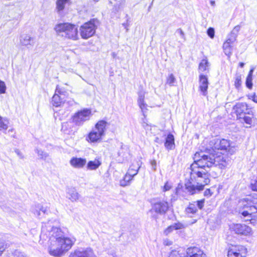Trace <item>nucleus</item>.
Instances as JSON below:
<instances>
[{
    "label": "nucleus",
    "instance_id": "f257e3e1",
    "mask_svg": "<svg viewBox=\"0 0 257 257\" xmlns=\"http://www.w3.org/2000/svg\"><path fill=\"white\" fill-rule=\"evenodd\" d=\"M194 160L190 166V179L185 184L187 192L190 195L199 193L209 183V176L205 168L214 166L223 169L227 167L229 162L227 158L223 157H217L215 160L203 152L196 153Z\"/></svg>",
    "mask_w": 257,
    "mask_h": 257
},
{
    "label": "nucleus",
    "instance_id": "f03ea898",
    "mask_svg": "<svg viewBox=\"0 0 257 257\" xmlns=\"http://www.w3.org/2000/svg\"><path fill=\"white\" fill-rule=\"evenodd\" d=\"M40 239L49 238L48 252L51 255L61 257L72 247L75 240L64 236L60 228L54 227L49 222L42 226Z\"/></svg>",
    "mask_w": 257,
    "mask_h": 257
},
{
    "label": "nucleus",
    "instance_id": "7ed1b4c3",
    "mask_svg": "<svg viewBox=\"0 0 257 257\" xmlns=\"http://www.w3.org/2000/svg\"><path fill=\"white\" fill-rule=\"evenodd\" d=\"M209 146L210 148L207 149L206 152H203L205 155L215 159L217 157L227 158L229 160L228 166L229 165L231 159L223 154L227 153V154L231 155L236 152V148L232 142L224 139H214L210 142Z\"/></svg>",
    "mask_w": 257,
    "mask_h": 257
},
{
    "label": "nucleus",
    "instance_id": "20e7f679",
    "mask_svg": "<svg viewBox=\"0 0 257 257\" xmlns=\"http://www.w3.org/2000/svg\"><path fill=\"white\" fill-rule=\"evenodd\" d=\"M54 30L58 36L73 40L78 39L77 27L74 24L59 23L55 25Z\"/></svg>",
    "mask_w": 257,
    "mask_h": 257
},
{
    "label": "nucleus",
    "instance_id": "39448f33",
    "mask_svg": "<svg viewBox=\"0 0 257 257\" xmlns=\"http://www.w3.org/2000/svg\"><path fill=\"white\" fill-rule=\"evenodd\" d=\"M107 122L104 120H100L96 124L95 128L88 134L86 140L91 143H97L101 141L104 135Z\"/></svg>",
    "mask_w": 257,
    "mask_h": 257
},
{
    "label": "nucleus",
    "instance_id": "423d86ee",
    "mask_svg": "<svg viewBox=\"0 0 257 257\" xmlns=\"http://www.w3.org/2000/svg\"><path fill=\"white\" fill-rule=\"evenodd\" d=\"M98 24L96 19H92L85 23L79 28L80 36L82 39H87L93 36Z\"/></svg>",
    "mask_w": 257,
    "mask_h": 257
},
{
    "label": "nucleus",
    "instance_id": "0eeeda50",
    "mask_svg": "<svg viewBox=\"0 0 257 257\" xmlns=\"http://www.w3.org/2000/svg\"><path fill=\"white\" fill-rule=\"evenodd\" d=\"M169 209L168 203L163 200H159L155 202L149 210V212L151 214V217L157 219L158 215L165 214Z\"/></svg>",
    "mask_w": 257,
    "mask_h": 257
},
{
    "label": "nucleus",
    "instance_id": "6e6552de",
    "mask_svg": "<svg viewBox=\"0 0 257 257\" xmlns=\"http://www.w3.org/2000/svg\"><path fill=\"white\" fill-rule=\"evenodd\" d=\"M91 115V111L89 109H84L76 113L73 116V122L77 125H81L88 120Z\"/></svg>",
    "mask_w": 257,
    "mask_h": 257
},
{
    "label": "nucleus",
    "instance_id": "1a4fd4ad",
    "mask_svg": "<svg viewBox=\"0 0 257 257\" xmlns=\"http://www.w3.org/2000/svg\"><path fill=\"white\" fill-rule=\"evenodd\" d=\"M235 233L243 235H248L251 233V228L244 224H235L232 227Z\"/></svg>",
    "mask_w": 257,
    "mask_h": 257
},
{
    "label": "nucleus",
    "instance_id": "9d476101",
    "mask_svg": "<svg viewBox=\"0 0 257 257\" xmlns=\"http://www.w3.org/2000/svg\"><path fill=\"white\" fill-rule=\"evenodd\" d=\"M69 257H96L91 248L77 250L71 253Z\"/></svg>",
    "mask_w": 257,
    "mask_h": 257
},
{
    "label": "nucleus",
    "instance_id": "9b49d317",
    "mask_svg": "<svg viewBox=\"0 0 257 257\" xmlns=\"http://www.w3.org/2000/svg\"><path fill=\"white\" fill-rule=\"evenodd\" d=\"M246 249L242 246L230 248L228 251V257H245Z\"/></svg>",
    "mask_w": 257,
    "mask_h": 257
},
{
    "label": "nucleus",
    "instance_id": "f8f14e48",
    "mask_svg": "<svg viewBox=\"0 0 257 257\" xmlns=\"http://www.w3.org/2000/svg\"><path fill=\"white\" fill-rule=\"evenodd\" d=\"M199 90L202 94L206 96L207 93L209 82L206 75L200 74L199 76Z\"/></svg>",
    "mask_w": 257,
    "mask_h": 257
},
{
    "label": "nucleus",
    "instance_id": "ddd939ff",
    "mask_svg": "<svg viewBox=\"0 0 257 257\" xmlns=\"http://www.w3.org/2000/svg\"><path fill=\"white\" fill-rule=\"evenodd\" d=\"M64 92L62 91L58 87H56L55 93L53 95L52 100V104L56 106H60L63 103V98H61L60 95H64Z\"/></svg>",
    "mask_w": 257,
    "mask_h": 257
},
{
    "label": "nucleus",
    "instance_id": "4468645a",
    "mask_svg": "<svg viewBox=\"0 0 257 257\" xmlns=\"http://www.w3.org/2000/svg\"><path fill=\"white\" fill-rule=\"evenodd\" d=\"M186 253V257H206L203 251L196 247L188 248Z\"/></svg>",
    "mask_w": 257,
    "mask_h": 257
},
{
    "label": "nucleus",
    "instance_id": "2eb2a0df",
    "mask_svg": "<svg viewBox=\"0 0 257 257\" xmlns=\"http://www.w3.org/2000/svg\"><path fill=\"white\" fill-rule=\"evenodd\" d=\"M70 164L75 168L81 169L86 164V160L81 158L73 157L70 161Z\"/></svg>",
    "mask_w": 257,
    "mask_h": 257
},
{
    "label": "nucleus",
    "instance_id": "dca6fc26",
    "mask_svg": "<svg viewBox=\"0 0 257 257\" xmlns=\"http://www.w3.org/2000/svg\"><path fill=\"white\" fill-rule=\"evenodd\" d=\"M66 197L72 202L77 201L80 197L79 194L74 188H70L67 190Z\"/></svg>",
    "mask_w": 257,
    "mask_h": 257
},
{
    "label": "nucleus",
    "instance_id": "f3484780",
    "mask_svg": "<svg viewBox=\"0 0 257 257\" xmlns=\"http://www.w3.org/2000/svg\"><path fill=\"white\" fill-rule=\"evenodd\" d=\"M34 38L28 35H23L20 37V43L22 45L28 46L29 45L33 46L34 45Z\"/></svg>",
    "mask_w": 257,
    "mask_h": 257
},
{
    "label": "nucleus",
    "instance_id": "a211bd4d",
    "mask_svg": "<svg viewBox=\"0 0 257 257\" xmlns=\"http://www.w3.org/2000/svg\"><path fill=\"white\" fill-rule=\"evenodd\" d=\"M144 98H145V92L143 91H141L139 92V98H138V104L142 110V111L143 113L144 116H145V113L146 112V110L147 105L144 103Z\"/></svg>",
    "mask_w": 257,
    "mask_h": 257
},
{
    "label": "nucleus",
    "instance_id": "6ab92c4d",
    "mask_svg": "<svg viewBox=\"0 0 257 257\" xmlns=\"http://www.w3.org/2000/svg\"><path fill=\"white\" fill-rule=\"evenodd\" d=\"M247 109V104L245 103H238L234 107L233 109L235 110L237 115H241L243 113H245V111Z\"/></svg>",
    "mask_w": 257,
    "mask_h": 257
},
{
    "label": "nucleus",
    "instance_id": "aec40b11",
    "mask_svg": "<svg viewBox=\"0 0 257 257\" xmlns=\"http://www.w3.org/2000/svg\"><path fill=\"white\" fill-rule=\"evenodd\" d=\"M185 228V226L180 222L175 223L168 226L164 231V234L167 235L174 230L181 229Z\"/></svg>",
    "mask_w": 257,
    "mask_h": 257
},
{
    "label": "nucleus",
    "instance_id": "412c9836",
    "mask_svg": "<svg viewBox=\"0 0 257 257\" xmlns=\"http://www.w3.org/2000/svg\"><path fill=\"white\" fill-rule=\"evenodd\" d=\"M174 146L175 143L174 136L171 134H169L166 139L165 146L167 149L169 150L173 149L174 147Z\"/></svg>",
    "mask_w": 257,
    "mask_h": 257
},
{
    "label": "nucleus",
    "instance_id": "4be33fe9",
    "mask_svg": "<svg viewBox=\"0 0 257 257\" xmlns=\"http://www.w3.org/2000/svg\"><path fill=\"white\" fill-rule=\"evenodd\" d=\"M131 169H130V178L133 177L138 174V171L141 167V163L136 161L132 164ZM131 179L130 178V181Z\"/></svg>",
    "mask_w": 257,
    "mask_h": 257
},
{
    "label": "nucleus",
    "instance_id": "5701e85b",
    "mask_svg": "<svg viewBox=\"0 0 257 257\" xmlns=\"http://www.w3.org/2000/svg\"><path fill=\"white\" fill-rule=\"evenodd\" d=\"M101 162L98 159H95L93 161H90L87 165V168L90 170H95L101 165Z\"/></svg>",
    "mask_w": 257,
    "mask_h": 257
},
{
    "label": "nucleus",
    "instance_id": "b1692460",
    "mask_svg": "<svg viewBox=\"0 0 257 257\" xmlns=\"http://www.w3.org/2000/svg\"><path fill=\"white\" fill-rule=\"evenodd\" d=\"M9 124V119L6 117H2L0 115V131H3L5 133L8 128Z\"/></svg>",
    "mask_w": 257,
    "mask_h": 257
},
{
    "label": "nucleus",
    "instance_id": "393cba45",
    "mask_svg": "<svg viewBox=\"0 0 257 257\" xmlns=\"http://www.w3.org/2000/svg\"><path fill=\"white\" fill-rule=\"evenodd\" d=\"M209 63L206 58L203 59L201 60V62L199 63L198 71L200 74L201 73L207 70L208 68Z\"/></svg>",
    "mask_w": 257,
    "mask_h": 257
},
{
    "label": "nucleus",
    "instance_id": "a878e982",
    "mask_svg": "<svg viewBox=\"0 0 257 257\" xmlns=\"http://www.w3.org/2000/svg\"><path fill=\"white\" fill-rule=\"evenodd\" d=\"M253 72V69H251L250 70L248 75L245 81V84L246 87L249 89H251L252 87V73Z\"/></svg>",
    "mask_w": 257,
    "mask_h": 257
},
{
    "label": "nucleus",
    "instance_id": "bb28decb",
    "mask_svg": "<svg viewBox=\"0 0 257 257\" xmlns=\"http://www.w3.org/2000/svg\"><path fill=\"white\" fill-rule=\"evenodd\" d=\"M68 0H57L56 2V9L58 12L62 11L65 8V5Z\"/></svg>",
    "mask_w": 257,
    "mask_h": 257
},
{
    "label": "nucleus",
    "instance_id": "cd10ccee",
    "mask_svg": "<svg viewBox=\"0 0 257 257\" xmlns=\"http://www.w3.org/2000/svg\"><path fill=\"white\" fill-rule=\"evenodd\" d=\"M223 49L225 54L230 57L232 53V48L231 44L224 42L223 44Z\"/></svg>",
    "mask_w": 257,
    "mask_h": 257
},
{
    "label": "nucleus",
    "instance_id": "c85d7f7f",
    "mask_svg": "<svg viewBox=\"0 0 257 257\" xmlns=\"http://www.w3.org/2000/svg\"><path fill=\"white\" fill-rule=\"evenodd\" d=\"M186 210L188 213L194 214L196 213L198 210L196 207V202H194L192 203H190Z\"/></svg>",
    "mask_w": 257,
    "mask_h": 257
},
{
    "label": "nucleus",
    "instance_id": "c756f323",
    "mask_svg": "<svg viewBox=\"0 0 257 257\" xmlns=\"http://www.w3.org/2000/svg\"><path fill=\"white\" fill-rule=\"evenodd\" d=\"M241 84V75L236 73L235 75L234 85L236 88H238Z\"/></svg>",
    "mask_w": 257,
    "mask_h": 257
},
{
    "label": "nucleus",
    "instance_id": "7c9ffc66",
    "mask_svg": "<svg viewBox=\"0 0 257 257\" xmlns=\"http://www.w3.org/2000/svg\"><path fill=\"white\" fill-rule=\"evenodd\" d=\"M236 36L233 33H230L228 36L225 43H227L229 44H232L236 40Z\"/></svg>",
    "mask_w": 257,
    "mask_h": 257
},
{
    "label": "nucleus",
    "instance_id": "2f4dec72",
    "mask_svg": "<svg viewBox=\"0 0 257 257\" xmlns=\"http://www.w3.org/2000/svg\"><path fill=\"white\" fill-rule=\"evenodd\" d=\"M176 78L173 74H171L169 75L167 79V83L170 86H172L174 85V83L176 82Z\"/></svg>",
    "mask_w": 257,
    "mask_h": 257
},
{
    "label": "nucleus",
    "instance_id": "473e14b6",
    "mask_svg": "<svg viewBox=\"0 0 257 257\" xmlns=\"http://www.w3.org/2000/svg\"><path fill=\"white\" fill-rule=\"evenodd\" d=\"M127 173H126L124 178L120 181V185L122 187H125L127 185L128 183V177L127 176Z\"/></svg>",
    "mask_w": 257,
    "mask_h": 257
},
{
    "label": "nucleus",
    "instance_id": "72a5a7b5",
    "mask_svg": "<svg viewBox=\"0 0 257 257\" xmlns=\"http://www.w3.org/2000/svg\"><path fill=\"white\" fill-rule=\"evenodd\" d=\"M37 154L40 158L42 159H46L48 157V154L44 152L42 150H37Z\"/></svg>",
    "mask_w": 257,
    "mask_h": 257
},
{
    "label": "nucleus",
    "instance_id": "f704fd0d",
    "mask_svg": "<svg viewBox=\"0 0 257 257\" xmlns=\"http://www.w3.org/2000/svg\"><path fill=\"white\" fill-rule=\"evenodd\" d=\"M6 86L4 81L0 80V94L6 93Z\"/></svg>",
    "mask_w": 257,
    "mask_h": 257
},
{
    "label": "nucleus",
    "instance_id": "c9c22d12",
    "mask_svg": "<svg viewBox=\"0 0 257 257\" xmlns=\"http://www.w3.org/2000/svg\"><path fill=\"white\" fill-rule=\"evenodd\" d=\"M36 206L37 207V208L39 209L40 210V211L42 213H43L44 214H47L48 210L47 208L44 207L43 206H42L40 204H38Z\"/></svg>",
    "mask_w": 257,
    "mask_h": 257
},
{
    "label": "nucleus",
    "instance_id": "e433bc0d",
    "mask_svg": "<svg viewBox=\"0 0 257 257\" xmlns=\"http://www.w3.org/2000/svg\"><path fill=\"white\" fill-rule=\"evenodd\" d=\"M196 202V207H198L199 209H201L204 206V200L202 199L201 200L197 201Z\"/></svg>",
    "mask_w": 257,
    "mask_h": 257
},
{
    "label": "nucleus",
    "instance_id": "4c0bfd02",
    "mask_svg": "<svg viewBox=\"0 0 257 257\" xmlns=\"http://www.w3.org/2000/svg\"><path fill=\"white\" fill-rule=\"evenodd\" d=\"M171 188H172L171 184L169 183L168 182H167L163 187V191L164 192L169 191V190L171 189Z\"/></svg>",
    "mask_w": 257,
    "mask_h": 257
},
{
    "label": "nucleus",
    "instance_id": "58836bf2",
    "mask_svg": "<svg viewBox=\"0 0 257 257\" xmlns=\"http://www.w3.org/2000/svg\"><path fill=\"white\" fill-rule=\"evenodd\" d=\"M240 29V26L237 25L234 27L233 29L230 33H233L237 37V35H238V33Z\"/></svg>",
    "mask_w": 257,
    "mask_h": 257
},
{
    "label": "nucleus",
    "instance_id": "ea45409f",
    "mask_svg": "<svg viewBox=\"0 0 257 257\" xmlns=\"http://www.w3.org/2000/svg\"><path fill=\"white\" fill-rule=\"evenodd\" d=\"M207 35L211 38H213L214 37V30L212 28H209L207 31Z\"/></svg>",
    "mask_w": 257,
    "mask_h": 257
},
{
    "label": "nucleus",
    "instance_id": "a19ab883",
    "mask_svg": "<svg viewBox=\"0 0 257 257\" xmlns=\"http://www.w3.org/2000/svg\"><path fill=\"white\" fill-rule=\"evenodd\" d=\"M33 212L37 217H40L42 215V212L37 208L36 206H35V208L33 209Z\"/></svg>",
    "mask_w": 257,
    "mask_h": 257
},
{
    "label": "nucleus",
    "instance_id": "79ce46f5",
    "mask_svg": "<svg viewBox=\"0 0 257 257\" xmlns=\"http://www.w3.org/2000/svg\"><path fill=\"white\" fill-rule=\"evenodd\" d=\"M243 120L244 121V122L248 124H251V122H252V119H251V118L249 116H244L243 118Z\"/></svg>",
    "mask_w": 257,
    "mask_h": 257
},
{
    "label": "nucleus",
    "instance_id": "37998d69",
    "mask_svg": "<svg viewBox=\"0 0 257 257\" xmlns=\"http://www.w3.org/2000/svg\"><path fill=\"white\" fill-rule=\"evenodd\" d=\"M250 188L253 191H257V180L251 183Z\"/></svg>",
    "mask_w": 257,
    "mask_h": 257
},
{
    "label": "nucleus",
    "instance_id": "c03bdc74",
    "mask_svg": "<svg viewBox=\"0 0 257 257\" xmlns=\"http://www.w3.org/2000/svg\"><path fill=\"white\" fill-rule=\"evenodd\" d=\"M247 201H249L252 203L253 204H257V202H256L257 200V197L255 196V194L253 195L252 198L249 197L247 198Z\"/></svg>",
    "mask_w": 257,
    "mask_h": 257
},
{
    "label": "nucleus",
    "instance_id": "a18cd8bd",
    "mask_svg": "<svg viewBox=\"0 0 257 257\" xmlns=\"http://www.w3.org/2000/svg\"><path fill=\"white\" fill-rule=\"evenodd\" d=\"M177 33H178L180 36L184 40H185V34H184V33L183 32V31H182V29H178L177 30Z\"/></svg>",
    "mask_w": 257,
    "mask_h": 257
},
{
    "label": "nucleus",
    "instance_id": "49530a36",
    "mask_svg": "<svg viewBox=\"0 0 257 257\" xmlns=\"http://www.w3.org/2000/svg\"><path fill=\"white\" fill-rule=\"evenodd\" d=\"M212 192H211V191L209 189H206L204 192V196L207 197H209L211 196L212 195Z\"/></svg>",
    "mask_w": 257,
    "mask_h": 257
},
{
    "label": "nucleus",
    "instance_id": "de8ad7c7",
    "mask_svg": "<svg viewBox=\"0 0 257 257\" xmlns=\"http://www.w3.org/2000/svg\"><path fill=\"white\" fill-rule=\"evenodd\" d=\"M249 210H250V213H251V214L252 213H254L255 212H257V208H256V207L254 205H252V206H250V208H249Z\"/></svg>",
    "mask_w": 257,
    "mask_h": 257
},
{
    "label": "nucleus",
    "instance_id": "09e8293b",
    "mask_svg": "<svg viewBox=\"0 0 257 257\" xmlns=\"http://www.w3.org/2000/svg\"><path fill=\"white\" fill-rule=\"evenodd\" d=\"M151 163L153 170L156 171V166H157L156 161L155 160H153L151 161Z\"/></svg>",
    "mask_w": 257,
    "mask_h": 257
},
{
    "label": "nucleus",
    "instance_id": "8fccbe9b",
    "mask_svg": "<svg viewBox=\"0 0 257 257\" xmlns=\"http://www.w3.org/2000/svg\"><path fill=\"white\" fill-rule=\"evenodd\" d=\"M241 214L244 216V217H246V216H251V213H250V212L248 211H243L242 213H241Z\"/></svg>",
    "mask_w": 257,
    "mask_h": 257
},
{
    "label": "nucleus",
    "instance_id": "3c124183",
    "mask_svg": "<svg viewBox=\"0 0 257 257\" xmlns=\"http://www.w3.org/2000/svg\"><path fill=\"white\" fill-rule=\"evenodd\" d=\"M5 250V247L3 245L0 244V254L4 251Z\"/></svg>",
    "mask_w": 257,
    "mask_h": 257
},
{
    "label": "nucleus",
    "instance_id": "603ef678",
    "mask_svg": "<svg viewBox=\"0 0 257 257\" xmlns=\"http://www.w3.org/2000/svg\"><path fill=\"white\" fill-rule=\"evenodd\" d=\"M252 100L255 102H257V96H256L255 94H254L252 96Z\"/></svg>",
    "mask_w": 257,
    "mask_h": 257
},
{
    "label": "nucleus",
    "instance_id": "864d4df0",
    "mask_svg": "<svg viewBox=\"0 0 257 257\" xmlns=\"http://www.w3.org/2000/svg\"><path fill=\"white\" fill-rule=\"evenodd\" d=\"M244 65V63L243 62L239 63V66L241 68L243 67Z\"/></svg>",
    "mask_w": 257,
    "mask_h": 257
},
{
    "label": "nucleus",
    "instance_id": "5fc2aeb1",
    "mask_svg": "<svg viewBox=\"0 0 257 257\" xmlns=\"http://www.w3.org/2000/svg\"><path fill=\"white\" fill-rule=\"evenodd\" d=\"M210 4L212 6H214L215 5V1H211Z\"/></svg>",
    "mask_w": 257,
    "mask_h": 257
},
{
    "label": "nucleus",
    "instance_id": "6e6d98bb",
    "mask_svg": "<svg viewBox=\"0 0 257 257\" xmlns=\"http://www.w3.org/2000/svg\"><path fill=\"white\" fill-rule=\"evenodd\" d=\"M143 126L145 127V125H147L148 124L147 123H146V122H144L143 123Z\"/></svg>",
    "mask_w": 257,
    "mask_h": 257
},
{
    "label": "nucleus",
    "instance_id": "4d7b16f0",
    "mask_svg": "<svg viewBox=\"0 0 257 257\" xmlns=\"http://www.w3.org/2000/svg\"><path fill=\"white\" fill-rule=\"evenodd\" d=\"M94 1H96V2H98V0H94Z\"/></svg>",
    "mask_w": 257,
    "mask_h": 257
}]
</instances>
